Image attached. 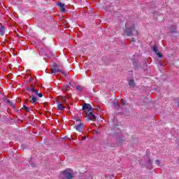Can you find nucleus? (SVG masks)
I'll use <instances>...</instances> for the list:
<instances>
[{"mask_svg": "<svg viewBox=\"0 0 179 179\" xmlns=\"http://www.w3.org/2000/svg\"><path fill=\"white\" fill-rule=\"evenodd\" d=\"M52 73H59V72H62V70L58 69V64L57 63H55L53 64L52 68L51 69Z\"/></svg>", "mask_w": 179, "mask_h": 179, "instance_id": "39448f33", "label": "nucleus"}, {"mask_svg": "<svg viewBox=\"0 0 179 179\" xmlns=\"http://www.w3.org/2000/svg\"><path fill=\"white\" fill-rule=\"evenodd\" d=\"M113 106L115 108H117V107H118V108H120V110H122V106H120L118 100L117 99H115V101H113Z\"/></svg>", "mask_w": 179, "mask_h": 179, "instance_id": "9b49d317", "label": "nucleus"}, {"mask_svg": "<svg viewBox=\"0 0 179 179\" xmlns=\"http://www.w3.org/2000/svg\"><path fill=\"white\" fill-rule=\"evenodd\" d=\"M31 80H33V78L30 77L29 78V82H31Z\"/></svg>", "mask_w": 179, "mask_h": 179, "instance_id": "c85d7f7f", "label": "nucleus"}, {"mask_svg": "<svg viewBox=\"0 0 179 179\" xmlns=\"http://www.w3.org/2000/svg\"><path fill=\"white\" fill-rule=\"evenodd\" d=\"M131 41H134V38H131Z\"/></svg>", "mask_w": 179, "mask_h": 179, "instance_id": "473e14b6", "label": "nucleus"}, {"mask_svg": "<svg viewBox=\"0 0 179 179\" xmlns=\"http://www.w3.org/2000/svg\"><path fill=\"white\" fill-rule=\"evenodd\" d=\"M38 96L40 97V98H41V97H43V94L39 92V93L38 94Z\"/></svg>", "mask_w": 179, "mask_h": 179, "instance_id": "a878e982", "label": "nucleus"}, {"mask_svg": "<svg viewBox=\"0 0 179 179\" xmlns=\"http://www.w3.org/2000/svg\"><path fill=\"white\" fill-rule=\"evenodd\" d=\"M31 88H29V89H34V85H31Z\"/></svg>", "mask_w": 179, "mask_h": 179, "instance_id": "c756f323", "label": "nucleus"}, {"mask_svg": "<svg viewBox=\"0 0 179 179\" xmlns=\"http://www.w3.org/2000/svg\"><path fill=\"white\" fill-rule=\"evenodd\" d=\"M27 90L29 92H32V93H35L37 96L39 94L40 92H38V90H34V88L30 89L29 87L27 88Z\"/></svg>", "mask_w": 179, "mask_h": 179, "instance_id": "ddd939ff", "label": "nucleus"}, {"mask_svg": "<svg viewBox=\"0 0 179 179\" xmlns=\"http://www.w3.org/2000/svg\"><path fill=\"white\" fill-rule=\"evenodd\" d=\"M58 6H59V10H61V12H62V13H65V10H66L65 4H64L61 2H59L58 3Z\"/></svg>", "mask_w": 179, "mask_h": 179, "instance_id": "423d86ee", "label": "nucleus"}, {"mask_svg": "<svg viewBox=\"0 0 179 179\" xmlns=\"http://www.w3.org/2000/svg\"><path fill=\"white\" fill-rule=\"evenodd\" d=\"M156 55L158 57V58H163V55H162V53H160L159 52L156 53Z\"/></svg>", "mask_w": 179, "mask_h": 179, "instance_id": "412c9836", "label": "nucleus"}, {"mask_svg": "<svg viewBox=\"0 0 179 179\" xmlns=\"http://www.w3.org/2000/svg\"><path fill=\"white\" fill-rule=\"evenodd\" d=\"M71 97H72V94H67V99H71Z\"/></svg>", "mask_w": 179, "mask_h": 179, "instance_id": "393cba45", "label": "nucleus"}, {"mask_svg": "<svg viewBox=\"0 0 179 179\" xmlns=\"http://www.w3.org/2000/svg\"><path fill=\"white\" fill-rule=\"evenodd\" d=\"M57 109L60 111H62L65 110V106H64V104L61 103V102L57 103Z\"/></svg>", "mask_w": 179, "mask_h": 179, "instance_id": "f8f14e48", "label": "nucleus"}, {"mask_svg": "<svg viewBox=\"0 0 179 179\" xmlns=\"http://www.w3.org/2000/svg\"><path fill=\"white\" fill-rule=\"evenodd\" d=\"M127 26H128V23H127V24H126V27H127Z\"/></svg>", "mask_w": 179, "mask_h": 179, "instance_id": "72a5a7b5", "label": "nucleus"}, {"mask_svg": "<svg viewBox=\"0 0 179 179\" xmlns=\"http://www.w3.org/2000/svg\"><path fill=\"white\" fill-rule=\"evenodd\" d=\"M63 87H64V90H66V92H69V90H70L69 85L64 84Z\"/></svg>", "mask_w": 179, "mask_h": 179, "instance_id": "4468645a", "label": "nucleus"}, {"mask_svg": "<svg viewBox=\"0 0 179 179\" xmlns=\"http://www.w3.org/2000/svg\"><path fill=\"white\" fill-rule=\"evenodd\" d=\"M62 173L66 179L73 178V174L72 173V170L71 169H66L65 171H62Z\"/></svg>", "mask_w": 179, "mask_h": 179, "instance_id": "7ed1b4c3", "label": "nucleus"}, {"mask_svg": "<svg viewBox=\"0 0 179 179\" xmlns=\"http://www.w3.org/2000/svg\"><path fill=\"white\" fill-rule=\"evenodd\" d=\"M83 110H88V113H87V117H88L86 119V121H96L97 119V116L93 114V111H92V106L89 103H84L83 106Z\"/></svg>", "mask_w": 179, "mask_h": 179, "instance_id": "f257e3e1", "label": "nucleus"}, {"mask_svg": "<svg viewBox=\"0 0 179 179\" xmlns=\"http://www.w3.org/2000/svg\"><path fill=\"white\" fill-rule=\"evenodd\" d=\"M128 85L129 86V87H135V80L134 79H131V80H128Z\"/></svg>", "mask_w": 179, "mask_h": 179, "instance_id": "9d476101", "label": "nucleus"}, {"mask_svg": "<svg viewBox=\"0 0 179 179\" xmlns=\"http://www.w3.org/2000/svg\"><path fill=\"white\" fill-rule=\"evenodd\" d=\"M125 140L122 139V138H120L118 141H117V145H122V143H124Z\"/></svg>", "mask_w": 179, "mask_h": 179, "instance_id": "a211bd4d", "label": "nucleus"}, {"mask_svg": "<svg viewBox=\"0 0 179 179\" xmlns=\"http://www.w3.org/2000/svg\"><path fill=\"white\" fill-rule=\"evenodd\" d=\"M29 99H31L30 103H31V104H35V103H37V97L34 96V95H31Z\"/></svg>", "mask_w": 179, "mask_h": 179, "instance_id": "1a4fd4ad", "label": "nucleus"}, {"mask_svg": "<svg viewBox=\"0 0 179 179\" xmlns=\"http://www.w3.org/2000/svg\"><path fill=\"white\" fill-rule=\"evenodd\" d=\"M178 107H179V102H178Z\"/></svg>", "mask_w": 179, "mask_h": 179, "instance_id": "c9c22d12", "label": "nucleus"}, {"mask_svg": "<svg viewBox=\"0 0 179 179\" xmlns=\"http://www.w3.org/2000/svg\"><path fill=\"white\" fill-rule=\"evenodd\" d=\"M155 163L156 164H157L158 166H160V161L159 159L155 160Z\"/></svg>", "mask_w": 179, "mask_h": 179, "instance_id": "b1692460", "label": "nucleus"}, {"mask_svg": "<svg viewBox=\"0 0 179 179\" xmlns=\"http://www.w3.org/2000/svg\"><path fill=\"white\" fill-rule=\"evenodd\" d=\"M96 110H97V111H101V108H100L99 106L96 108Z\"/></svg>", "mask_w": 179, "mask_h": 179, "instance_id": "bb28decb", "label": "nucleus"}, {"mask_svg": "<svg viewBox=\"0 0 179 179\" xmlns=\"http://www.w3.org/2000/svg\"><path fill=\"white\" fill-rule=\"evenodd\" d=\"M76 89H77V90H79L80 92H82V90H83V88H82L80 85L76 86Z\"/></svg>", "mask_w": 179, "mask_h": 179, "instance_id": "6ab92c4d", "label": "nucleus"}, {"mask_svg": "<svg viewBox=\"0 0 179 179\" xmlns=\"http://www.w3.org/2000/svg\"><path fill=\"white\" fill-rule=\"evenodd\" d=\"M39 55L41 57H43V58L45 59L47 58H50V56H48V55L47 54V52H45L43 50H41L39 51Z\"/></svg>", "mask_w": 179, "mask_h": 179, "instance_id": "0eeeda50", "label": "nucleus"}, {"mask_svg": "<svg viewBox=\"0 0 179 179\" xmlns=\"http://www.w3.org/2000/svg\"><path fill=\"white\" fill-rule=\"evenodd\" d=\"M61 101L62 103H66V104H68V102L66 101V96H61Z\"/></svg>", "mask_w": 179, "mask_h": 179, "instance_id": "2eb2a0df", "label": "nucleus"}, {"mask_svg": "<svg viewBox=\"0 0 179 179\" xmlns=\"http://www.w3.org/2000/svg\"><path fill=\"white\" fill-rule=\"evenodd\" d=\"M69 85H70V86H72V84L71 83H69Z\"/></svg>", "mask_w": 179, "mask_h": 179, "instance_id": "2f4dec72", "label": "nucleus"}, {"mask_svg": "<svg viewBox=\"0 0 179 179\" xmlns=\"http://www.w3.org/2000/svg\"><path fill=\"white\" fill-rule=\"evenodd\" d=\"M83 139H84V140H85V139H86V137H85V136H84V137H83Z\"/></svg>", "mask_w": 179, "mask_h": 179, "instance_id": "7c9ffc66", "label": "nucleus"}, {"mask_svg": "<svg viewBox=\"0 0 179 179\" xmlns=\"http://www.w3.org/2000/svg\"><path fill=\"white\" fill-rule=\"evenodd\" d=\"M152 50H153L154 52H155V54H157L159 52V50L157 49V46H156V45L153 46Z\"/></svg>", "mask_w": 179, "mask_h": 179, "instance_id": "f3484780", "label": "nucleus"}, {"mask_svg": "<svg viewBox=\"0 0 179 179\" xmlns=\"http://www.w3.org/2000/svg\"><path fill=\"white\" fill-rule=\"evenodd\" d=\"M74 128L77 132H82L85 128V124L83 122H80L78 124L76 125Z\"/></svg>", "mask_w": 179, "mask_h": 179, "instance_id": "20e7f679", "label": "nucleus"}, {"mask_svg": "<svg viewBox=\"0 0 179 179\" xmlns=\"http://www.w3.org/2000/svg\"><path fill=\"white\" fill-rule=\"evenodd\" d=\"M17 37H20V36H19V35H17Z\"/></svg>", "mask_w": 179, "mask_h": 179, "instance_id": "f704fd0d", "label": "nucleus"}, {"mask_svg": "<svg viewBox=\"0 0 179 179\" xmlns=\"http://www.w3.org/2000/svg\"><path fill=\"white\" fill-rule=\"evenodd\" d=\"M5 26L2 25V24H0V36L2 37L5 36Z\"/></svg>", "mask_w": 179, "mask_h": 179, "instance_id": "6e6552de", "label": "nucleus"}, {"mask_svg": "<svg viewBox=\"0 0 179 179\" xmlns=\"http://www.w3.org/2000/svg\"><path fill=\"white\" fill-rule=\"evenodd\" d=\"M73 119H74L76 120V122H82V119L81 118H78V117H76V116H74L73 117Z\"/></svg>", "mask_w": 179, "mask_h": 179, "instance_id": "dca6fc26", "label": "nucleus"}, {"mask_svg": "<svg viewBox=\"0 0 179 179\" xmlns=\"http://www.w3.org/2000/svg\"><path fill=\"white\" fill-rule=\"evenodd\" d=\"M23 108H24V110H25L27 111V113H29L30 111V108H29L25 105L23 106Z\"/></svg>", "mask_w": 179, "mask_h": 179, "instance_id": "aec40b11", "label": "nucleus"}, {"mask_svg": "<svg viewBox=\"0 0 179 179\" xmlns=\"http://www.w3.org/2000/svg\"><path fill=\"white\" fill-rule=\"evenodd\" d=\"M127 36H131L132 34H138V31L135 29V26L132 25L131 27H127L124 30Z\"/></svg>", "mask_w": 179, "mask_h": 179, "instance_id": "f03ea898", "label": "nucleus"}, {"mask_svg": "<svg viewBox=\"0 0 179 179\" xmlns=\"http://www.w3.org/2000/svg\"><path fill=\"white\" fill-rule=\"evenodd\" d=\"M121 101L123 104V106H125V103H127V101L125 100L122 99H121Z\"/></svg>", "mask_w": 179, "mask_h": 179, "instance_id": "5701e85b", "label": "nucleus"}, {"mask_svg": "<svg viewBox=\"0 0 179 179\" xmlns=\"http://www.w3.org/2000/svg\"><path fill=\"white\" fill-rule=\"evenodd\" d=\"M171 33H176V28L173 27V26L170 27Z\"/></svg>", "mask_w": 179, "mask_h": 179, "instance_id": "4be33fe9", "label": "nucleus"}, {"mask_svg": "<svg viewBox=\"0 0 179 179\" xmlns=\"http://www.w3.org/2000/svg\"><path fill=\"white\" fill-rule=\"evenodd\" d=\"M7 104H10V100H7Z\"/></svg>", "mask_w": 179, "mask_h": 179, "instance_id": "cd10ccee", "label": "nucleus"}]
</instances>
